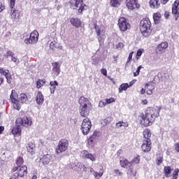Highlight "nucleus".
<instances>
[{"label":"nucleus","mask_w":179,"mask_h":179,"mask_svg":"<svg viewBox=\"0 0 179 179\" xmlns=\"http://www.w3.org/2000/svg\"><path fill=\"white\" fill-rule=\"evenodd\" d=\"M161 106H155V108H148L145 114H141L139 116L141 125L144 127H150L154 122L156 118L160 115Z\"/></svg>","instance_id":"f257e3e1"},{"label":"nucleus","mask_w":179,"mask_h":179,"mask_svg":"<svg viewBox=\"0 0 179 179\" xmlns=\"http://www.w3.org/2000/svg\"><path fill=\"white\" fill-rule=\"evenodd\" d=\"M143 136L145 140L143 142L141 148L143 152L148 153V152H150L152 149V141H150V138H152V133L149 129H146L143 131Z\"/></svg>","instance_id":"f03ea898"},{"label":"nucleus","mask_w":179,"mask_h":179,"mask_svg":"<svg viewBox=\"0 0 179 179\" xmlns=\"http://www.w3.org/2000/svg\"><path fill=\"white\" fill-rule=\"evenodd\" d=\"M80 104V114L81 117H86L89 115V108L92 107V103L89 101V99L81 96L79 99Z\"/></svg>","instance_id":"7ed1b4c3"},{"label":"nucleus","mask_w":179,"mask_h":179,"mask_svg":"<svg viewBox=\"0 0 179 179\" xmlns=\"http://www.w3.org/2000/svg\"><path fill=\"white\" fill-rule=\"evenodd\" d=\"M151 24L152 23L149 18H145L141 21L140 30L144 37H149L150 36L152 33V29H150Z\"/></svg>","instance_id":"20e7f679"},{"label":"nucleus","mask_w":179,"mask_h":179,"mask_svg":"<svg viewBox=\"0 0 179 179\" xmlns=\"http://www.w3.org/2000/svg\"><path fill=\"white\" fill-rule=\"evenodd\" d=\"M12 173H13L12 177L10 179H17L27 176V166L25 165L22 166L14 167L12 169Z\"/></svg>","instance_id":"39448f33"},{"label":"nucleus","mask_w":179,"mask_h":179,"mask_svg":"<svg viewBox=\"0 0 179 179\" xmlns=\"http://www.w3.org/2000/svg\"><path fill=\"white\" fill-rule=\"evenodd\" d=\"M95 33L97 35L99 43L101 44L106 38V28L103 25H97L94 24Z\"/></svg>","instance_id":"423d86ee"},{"label":"nucleus","mask_w":179,"mask_h":179,"mask_svg":"<svg viewBox=\"0 0 179 179\" xmlns=\"http://www.w3.org/2000/svg\"><path fill=\"white\" fill-rule=\"evenodd\" d=\"M16 125L18 127H25L26 128L29 127H31V124H33V121H31V118L27 117H18L16 120Z\"/></svg>","instance_id":"0eeeda50"},{"label":"nucleus","mask_w":179,"mask_h":179,"mask_svg":"<svg viewBox=\"0 0 179 179\" xmlns=\"http://www.w3.org/2000/svg\"><path fill=\"white\" fill-rule=\"evenodd\" d=\"M90 129H92V122L90 118L86 117L83 120L81 131L83 135H88Z\"/></svg>","instance_id":"6e6552de"},{"label":"nucleus","mask_w":179,"mask_h":179,"mask_svg":"<svg viewBox=\"0 0 179 179\" xmlns=\"http://www.w3.org/2000/svg\"><path fill=\"white\" fill-rule=\"evenodd\" d=\"M69 146V143L66 139H62L59 141L57 148H56V153L59 155L62 152H66Z\"/></svg>","instance_id":"1a4fd4ad"},{"label":"nucleus","mask_w":179,"mask_h":179,"mask_svg":"<svg viewBox=\"0 0 179 179\" xmlns=\"http://www.w3.org/2000/svg\"><path fill=\"white\" fill-rule=\"evenodd\" d=\"M38 31L34 30L29 36V38L24 39L25 44H36L38 41Z\"/></svg>","instance_id":"9d476101"},{"label":"nucleus","mask_w":179,"mask_h":179,"mask_svg":"<svg viewBox=\"0 0 179 179\" xmlns=\"http://www.w3.org/2000/svg\"><path fill=\"white\" fill-rule=\"evenodd\" d=\"M10 100L11 102L13 103V107L15 110H20V103H19V96H17V93H16V90H13L11 91V94H10Z\"/></svg>","instance_id":"9b49d317"},{"label":"nucleus","mask_w":179,"mask_h":179,"mask_svg":"<svg viewBox=\"0 0 179 179\" xmlns=\"http://www.w3.org/2000/svg\"><path fill=\"white\" fill-rule=\"evenodd\" d=\"M72 3H73V8L78 9L79 13H82L86 8V4L83 3V0H73Z\"/></svg>","instance_id":"f8f14e48"},{"label":"nucleus","mask_w":179,"mask_h":179,"mask_svg":"<svg viewBox=\"0 0 179 179\" xmlns=\"http://www.w3.org/2000/svg\"><path fill=\"white\" fill-rule=\"evenodd\" d=\"M118 26L121 31H127V30H128V29L131 27L129 22L127 21V19H125V17H120L119 19Z\"/></svg>","instance_id":"ddd939ff"},{"label":"nucleus","mask_w":179,"mask_h":179,"mask_svg":"<svg viewBox=\"0 0 179 179\" xmlns=\"http://www.w3.org/2000/svg\"><path fill=\"white\" fill-rule=\"evenodd\" d=\"M99 139H100V132L95 131L88 138V145L91 147L94 146V143H96Z\"/></svg>","instance_id":"4468645a"},{"label":"nucleus","mask_w":179,"mask_h":179,"mask_svg":"<svg viewBox=\"0 0 179 179\" xmlns=\"http://www.w3.org/2000/svg\"><path fill=\"white\" fill-rule=\"evenodd\" d=\"M51 162V155L49 154L43 155L38 160L39 166H47Z\"/></svg>","instance_id":"2eb2a0df"},{"label":"nucleus","mask_w":179,"mask_h":179,"mask_svg":"<svg viewBox=\"0 0 179 179\" xmlns=\"http://www.w3.org/2000/svg\"><path fill=\"white\" fill-rule=\"evenodd\" d=\"M126 6L129 10H134L136 8H139L138 0H126Z\"/></svg>","instance_id":"dca6fc26"},{"label":"nucleus","mask_w":179,"mask_h":179,"mask_svg":"<svg viewBox=\"0 0 179 179\" xmlns=\"http://www.w3.org/2000/svg\"><path fill=\"white\" fill-rule=\"evenodd\" d=\"M81 156L84 157V159H89L91 162H96V155L89 153V152L86 150L81 152Z\"/></svg>","instance_id":"f3484780"},{"label":"nucleus","mask_w":179,"mask_h":179,"mask_svg":"<svg viewBox=\"0 0 179 179\" xmlns=\"http://www.w3.org/2000/svg\"><path fill=\"white\" fill-rule=\"evenodd\" d=\"M167 48H169V43L167 42H162L157 45V52H161L163 54V52H166V50H167Z\"/></svg>","instance_id":"a211bd4d"},{"label":"nucleus","mask_w":179,"mask_h":179,"mask_svg":"<svg viewBox=\"0 0 179 179\" xmlns=\"http://www.w3.org/2000/svg\"><path fill=\"white\" fill-rule=\"evenodd\" d=\"M52 71L55 72L56 76H58L61 73V65L59 62H55L52 64Z\"/></svg>","instance_id":"6ab92c4d"},{"label":"nucleus","mask_w":179,"mask_h":179,"mask_svg":"<svg viewBox=\"0 0 179 179\" xmlns=\"http://www.w3.org/2000/svg\"><path fill=\"white\" fill-rule=\"evenodd\" d=\"M70 23L74 27H80L82 25V22L78 18L72 17L70 19Z\"/></svg>","instance_id":"aec40b11"},{"label":"nucleus","mask_w":179,"mask_h":179,"mask_svg":"<svg viewBox=\"0 0 179 179\" xmlns=\"http://www.w3.org/2000/svg\"><path fill=\"white\" fill-rule=\"evenodd\" d=\"M36 101L39 106H41L43 103H44V96L41 92H38L36 97Z\"/></svg>","instance_id":"412c9836"},{"label":"nucleus","mask_w":179,"mask_h":179,"mask_svg":"<svg viewBox=\"0 0 179 179\" xmlns=\"http://www.w3.org/2000/svg\"><path fill=\"white\" fill-rule=\"evenodd\" d=\"M120 166L123 169H129L132 165L131 164V162H129L127 159H122L120 160Z\"/></svg>","instance_id":"4be33fe9"},{"label":"nucleus","mask_w":179,"mask_h":179,"mask_svg":"<svg viewBox=\"0 0 179 179\" xmlns=\"http://www.w3.org/2000/svg\"><path fill=\"white\" fill-rule=\"evenodd\" d=\"M10 18L13 19V20H17L19 19V16H20V13H18L16 10H10Z\"/></svg>","instance_id":"5701e85b"},{"label":"nucleus","mask_w":179,"mask_h":179,"mask_svg":"<svg viewBox=\"0 0 179 179\" xmlns=\"http://www.w3.org/2000/svg\"><path fill=\"white\" fill-rule=\"evenodd\" d=\"M50 93L54 94V93H55V89H57V86H58V82L57 80L50 81Z\"/></svg>","instance_id":"b1692460"},{"label":"nucleus","mask_w":179,"mask_h":179,"mask_svg":"<svg viewBox=\"0 0 179 179\" xmlns=\"http://www.w3.org/2000/svg\"><path fill=\"white\" fill-rule=\"evenodd\" d=\"M150 6L152 9H157V8L160 6V1H159V0H150Z\"/></svg>","instance_id":"393cba45"},{"label":"nucleus","mask_w":179,"mask_h":179,"mask_svg":"<svg viewBox=\"0 0 179 179\" xmlns=\"http://www.w3.org/2000/svg\"><path fill=\"white\" fill-rule=\"evenodd\" d=\"M28 100L27 95L24 93H22L18 97V103H21L22 104L26 103Z\"/></svg>","instance_id":"a878e982"},{"label":"nucleus","mask_w":179,"mask_h":179,"mask_svg":"<svg viewBox=\"0 0 179 179\" xmlns=\"http://www.w3.org/2000/svg\"><path fill=\"white\" fill-rule=\"evenodd\" d=\"M171 171H173L171 166H164V173L166 178H169V177H170V175L171 174Z\"/></svg>","instance_id":"bb28decb"},{"label":"nucleus","mask_w":179,"mask_h":179,"mask_svg":"<svg viewBox=\"0 0 179 179\" xmlns=\"http://www.w3.org/2000/svg\"><path fill=\"white\" fill-rule=\"evenodd\" d=\"M161 18H162V14H160V13H154L153 19L155 24H159V22H160Z\"/></svg>","instance_id":"cd10ccee"},{"label":"nucleus","mask_w":179,"mask_h":179,"mask_svg":"<svg viewBox=\"0 0 179 179\" xmlns=\"http://www.w3.org/2000/svg\"><path fill=\"white\" fill-rule=\"evenodd\" d=\"M34 144L33 143H29L28 146L27 147V152L31 155H34Z\"/></svg>","instance_id":"c85d7f7f"},{"label":"nucleus","mask_w":179,"mask_h":179,"mask_svg":"<svg viewBox=\"0 0 179 179\" xmlns=\"http://www.w3.org/2000/svg\"><path fill=\"white\" fill-rule=\"evenodd\" d=\"M127 174L130 176V177H136V171L134 170V166H130L128 168Z\"/></svg>","instance_id":"c756f323"},{"label":"nucleus","mask_w":179,"mask_h":179,"mask_svg":"<svg viewBox=\"0 0 179 179\" xmlns=\"http://www.w3.org/2000/svg\"><path fill=\"white\" fill-rule=\"evenodd\" d=\"M128 87H129V83H123L122 85H120V86L119 87V93H122V92L127 90V89H128Z\"/></svg>","instance_id":"7c9ffc66"},{"label":"nucleus","mask_w":179,"mask_h":179,"mask_svg":"<svg viewBox=\"0 0 179 179\" xmlns=\"http://www.w3.org/2000/svg\"><path fill=\"white\" fill-rule=\"evenodd\" d=\"M131 166L132 164H139L141 163V156L137 155L136 157H134L131 161L130 162Z\"/></svg>","instance_id":"2f4dec72"},{"label":"nucleus","mask_w":179,"mask_h":179,"mask_svg":"<svg viewBox=\"0 0 179 179\" xmlns=\"http://www.w3.org/2000/svg\"><path fill=\"white\" fill-rule=\"evenodd\" d=\"M110 4L113 8H117L121 5V0H110Z\"/></svg>","instance_id":"473e14b6"},{"label":"nucleus","mask_w":179,"mask_h":179,"mask_svg":"<svg viewBox=\"0 0 179 179\" xmlns=\"http://www.w3.org/2000/svg\"><path fill=\"white\" fill-rule=\"evenodd\" d=\"M46 83L45 79L38 80L36 82V87L37 89H40L42 86H44Z\"/></svg>","instance_id":"72a5a7b5"},{"label":"nucleus","mask_w":179,"mask_h":179,"mask_svg":"<svg viewBox=\"0 0 179 179\" xmlns=\"http://www.w3.org/2000/svg\"><path fill=\"white\" fill-rule=\"evenodd\" d=\"M12 134L13 135H20L22 134V129L19 127H14L12 130Z\"/></svg>","instance_id":"f704fd0d"},{"label":"nucleus","mask_w":179,"mask_h":179,"mask_svg":"<svg viewBox=\"0 0 179 179\" xmlns=\"http://www.w3.org/2000/svg\"><path fill=\"white\" fill-rule=\"evenodd\" d=\"M172 13L175 15V20H177L179 17L178 8L172 7Z\"/></svg>","instance_id":"c9c22d12"},{"label":"nucleus","mask_w":179,"mask_h":179,"mask_svg":"<svg viewBox=\"0 0 179 179\" xmlns=\"http://www.w3.org/2000/svg\"><path fill=\"white\" fill-rule=\"evenodd\" d=\"M163 163V154H159V156L157 157V164L160 166Z\"/></svg>","instance_id":"e433bc0d"},{"label":"nucleus","mask_w":179,"mask_h":179,"mask_svg":"<svg viewBox=\"0 0 179 179\" xmlns=\"http://www.w3.org/2000/svg\"><path fill=\"white\" fill-rule=\"evenodd\" d=\"M58 48V43L57 41H53L50 44V50H55V48Z\"/></svg>","instance_id":"4c0bfd02"},{"label":"nucleus","mask_w":179,"mask_h":179,"mask_svg":"<svg viewBox=\"0 0 179 179\" xmlns=\"http://www.w3.org/2000/svg\"><path fill=\"white\" fill-rule=\"evenodd\" d=\"M93 176L94 178L96 179H100L101 177H103V172L99 173L97 171H95L93 173Z\"/></svg>","instance_id":"58836bf2"},{"label":"nucleus","mask_w":179,"mask_h":179,"mask_svg":"<svg viewBox=\"0 0 179 179\" xmlns=\"http://www.w3.org/2000/svg\"><path fill=\"white\" fill-rule=\"evenodd\" d=\"M23 157H18L16 159V164L18 166V167H20L22 164H23Z\"/></svg>","instance_id":"ea45409f"},{"label":"nucleus","mask_w":179,"mask_h":179,"mask_svg":"<svg viewBox=\"0 0 179 179\" xmlns=\"http://www.w3.org/2000/svg\"><path fill=\"white\" fill-rule=\"evenodd\" d=\"M0 72L3 75H4V76H6V78H9V76H10L9 70H3V69H1Z\"/></svg>","instance_id":"a19ab883"},{"label":"nucleus","mask_w":179,"mask_h":179,"mask_svg":"<svg viewBox=\"0 0 179 179\" xmlns=\"http://www.w3.org/2000/svg\"><path fill=\"white\" fill-rule=\"evenodd\" d=\"M113 172L118 177H122V176L124 174V173H122V172L120 171L119 169H115V170H113Z\"/></svg>","instance_id":"79ce46f5"},{"label":"nucleus","mask_w":179,"mask_h":179,"mask_svg":"<svg viewBox=\"0 0 179 179\" xmlns=\"http://www.w3.org/2000/svg\"><path fill=\"white\" fill-rule=\"evenodd\" d=\"M148 86H149V84H148V83L145 84V89L142 88L140 90V94H145V93L146 92V90H147Z\"/></svg>","instance_id":"37998d69"},{"label":"nucleus","mask_w":179,"mask_h":179,"mask_svg":"<svg viewBox=\"0 0 179 179\" xmlns=\"http://www.w3.org/2000/svg\"><path fill=\"white\" fill-rule=\"evenodd\" d=\"M115 99L114 98L106 99L105 103L107 104H111V103H114Z\"/></svg>","instance_id":"c03bdc74"},{"label":"nucleus","mask_w":179,"mask_h":179,"mask_svg":"<svg viewBox=\"0 0 179 179\" xmlns=\"http://www.w3.org/2000/svg\"><path fill=\"white\" fill-rule=\"evenodd\" d=\"M105 124H110V122H113V117H108L104 120Z\"/></svg>","instance_id":"a18cd8bd"},{"label":"nucleus","mask_w":179,"mask_h":179,"mask_svg":"<svg viewBox=\"0 0 179 179\" xmlns=\"http://www.w3.org/2000/svg\"><path fill=\"white\" fill-rule=\"evenodd\" d=\"M145 93L148 94L149 96H151V94H153V88L150 89L149 86L148 87V89L145 90Z\"/></svg>","instance_id":"49530a36"},{"label":"nucleus","mask_w":179,"mask_h":179,"mask_svg":"<svg viewBox=\"0 0 179 179\" xmlns=\"http://www.w3.org/2000/svg\"><path fill=\"white\" fill-rule=\"evenodd\" d=\"M15 2H16V0H10V7L11 9H13L15 8Z\"/></svg>","instance_id":"de8ad7c7"},{"label":"nucleus","mask_w":179,"mask_h":179,"mask_svg":"<svg viewBox=\"0 0 179 179\" xmlns=\"http://www.w3.org/2000/svg\"><path fill=\"white\" fill-rule=\"evenodd\" d=\"M122 124H124V121H120L115 124L116 128H121L122 127Z\"/></svg>","instance_id":"09e8293b"},{"label":"nucleus","mask_w":179,"mask_h":179,"mask_svg":"<svg viewBox=\"0 0 179 179\" xmlns=\"http://www.w3.org/2000/svg\"><path fill=\"white\" fill-rule=\"evenodd\" d=\"M106 106H107V103H106V101H99V107L103 108V107H106Z\"/></svg>","instance_id":"8fccbe9b"},{"label":"nucleus","mask_w":179,"mask_h":179,"mask_svg":"<svg viewBox=\"0 0 179 179\" xmlns=\"http://www.w3.org/2000/svg\"><path fill=\"white\" fill-rule=\"evenodd\" d=\"M15 55V54L13 53V52H12V51H10V50H8V51H7V52H6V57H13Z\"/></svg>","instance_id":"3c124183"},{"label":"nucleus","mask_w":179,"mask_h":179,"mask_svg":"<svg viewBox=\"0 0 179 179\" xmlns=\"http://www.w3.org/2000/svg\"><path fill=\"white\" fill-rule=\"evenodd\" d=\"M77 167H78V169H83L84 171H86V168L85 167V165H82V164L78 163L77 164Z\"/></svg>","instance_id":"603ef678"},{"label":"nucleus","mask_w":179,"mask_h":179,"mask_svg":"<svg viewBox=\"0 0 179 179\" xmlns=\"http://www.w3.org/2000/svg\"><path fill=\"white\" fill-rule=\"evenodd\" d=\"M116 48L117 49H120L121 50V48H124V43H119L117 45H116Z\"/></svg>","instance_id":"864d4df0"},{"label":"nucleus","mask_w":179,"mask_h":179,"mask_svg":"<svg viewBox=\"0 0 179 179\" xmlns=\"http://www.w3.org/2000/svg\"><path fill=\"white\" fill-rule=\"evenodd\" d=\"M101 73L102 75H103L104 76H107V70H106V69H101Z\"/></svg>","instance_id":"5fc2aeb1"},{"label":"nucleus","mask_w":179,"mask_h":179,"mask_svg":"<svg viewBox=\"0 0 179 179\" xmlns=\"http://www.w3.org/2000/svg\"><path fill=\"white\" fill-rule=\"evenodd\" d=\"M178 173H179V169H175V170L173 171L172 176H178Z\"/></svg>","instance_id":"6e6d98bb"},{"label":"nucleus","mask_w":179,"mask_h":179,"mask_svg":"<svg viewBox=\"0 0 179 179\" xmlns=\"http://www.w3.org/2000/svg\"><path fill=\"white\" fill-rule=\"evenodd\" d=\"M175 150H176V152L178 153L179 152V143H176L175 145Z\"/></svg>","instance_id":"4d7b16f0"},{"label":"nucleus","mask_w":179,"mask_h":179,"mask_svg":"<svg viewBox=\"0 0 179 179\" xmlns=\"http://www.w3.org/2000/svg\"><path fill=\"white\" fill-rule=\"evenodd\" d=\"M178 5H179V1H178V0H176V1L174 2V4L173 5V8H178Z\"/></svg>","instance_id":"13d9d810"},{"label":"nucleus","mask_w":179,"mask_h":179,"mask_svg":"<svg viewBox=\"0 0 179 179\" xmlns=\"http://www.w3.org/2000/svg\"><path fill=\"white\" fill-rule=\"evenodd\" d=\"M141 55H142V50L139 49V50L137 51L136 57H141Z\"/></svg>","instance_id":"bf43d9fd"},{"label":"nucleus","mask_w":179,"mask_h":179,"mask_svg":"<svg viewBox=\"0 0 179 179\" xmlns=\"http://www.w3.org/2000/svg\"><path fill=\"white\" fill-rule=\"evenodd\" d=\"M128 122H123V123L122 124V127H124V128H128Z\"/></svg>","instance_id":"052dcab7"},{"label":"nucleus","mask_w":179,"mask_h":179,"mask_svg":"<svg viewBox=\"0 0 179 179\" xmlns=\"http://www.w3.org/2000/svg\"><path fill=\"white\" fill-rule=\"evenodd\" d=\"M169 16H170V13H169V11L165 12L164 17H166V19H169Z\"/></svg>","instance_id":"680f3d73"},{"label":"nucleus","mask_w":179,"mask_h":179,"mask_svg":"<svg viewBox=\"0 0 179 179\" xmlns=\"http://www.w3.org/2000/svg\"><path fill=\"white\" fill-rule=\"evenodd\" d=\"M135 82H136V80H133L132 81H131L129 85V87H131V86H132L133 85H135Z\"/></svg>","instance_id":"e2e57ef3"},{"label":"nucleus","mask_w":179,"mask_h":179,"mask_svg":"<svg viewBox=\"0 0 179 179\" xmlns=\"http://www.w3.org/2000/svg\"><path fill=\"white\" fill-rule=\"evenodd\" d=\"M11 60L13 61V62H17V57H11Z\"/></svg>","instance_id":"0e129e2a"},{"label":"nucleus","mask_w":179,"mask_h":179,"mask_svg":"<svg viewBox=\"0 0 179 179\" xmlns=\"http://www.w3.org/2000/svg\"><path fill=\"white\" fill-rule=\"evenodd\" d=\"M142 66H139L138 68H137V70H136V73H138L139 75V72H141V69H142Z\"/></svg>","instance_id":"69168bd1"},{"label":"nucleus","mask_w":179,"mask_h":179,"mask_svg":"<svg viewBox=\"0 0 179 179\" xmlns=\"http://www.w3.org/2000/svg\"><path fill=\"white\" fill-rule=\"evenodd\" d=\"M134 54V52H131L129 55V57H128V62L131 61V59H132V55Z\"/></svg>","instance_id":"338daca9"},{"label":"nucleus","mask_w":179,"mask_h":179,"mask_svg":"<svg viewBox=\"0 0 179 179\" xmlns=\"http://www.w3.org/2000/svg\"><path fill=\"white\" fill-rule=\"evenodd\" d=\"M5 9V7L2 5V3H0V12H2Z\"/></svg>","instance_id":"774afa93"}]
</instances>
